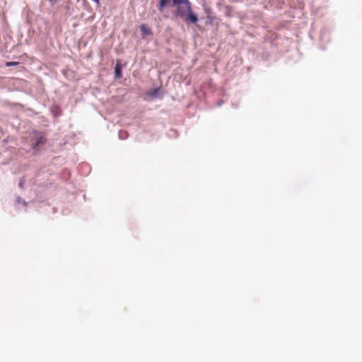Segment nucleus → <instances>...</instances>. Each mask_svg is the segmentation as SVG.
<instances>
[{"mask_svg":"<svg viewBox=\"0 0 362 362\" xmlns=\"http://www.w3.org/2000/svg\"><path fill=\"white\" fill-rule=\"evenodd\" d=\"M174 7L172 14L175 18H180L185 23L197 24L199 21L197 15L193 12L192 3L189 0H158L157 9L163 18H168L169 14L165 12V8Z\"/></svg>","mask_w":362,"mask_h":362,"instance_id":"nucleus-1","label":"nucleus"},{"mask_svg":"<svg viewBox=\"0 0 362 362\" xmlns=\"http://www.w3.org/2000/svg\"><path fill=\"white\" fill-rule=\"evenodd\" d=\"M46 139L42 134V133L38 132H34V142L33 143V148L37 150V146L40 144H42L45 142Z\"/></svg>","mask_w":362,"mask_h":362,"instance_id":"nucleus-2","label":"nucleus"},{"mask_svg":"<svg viewBox=\"0 0 362 362\" xmlns=\"http://www.w3.org/2000/svg\"><path fill=\"white\" fill-rule=\"evenodd\" d=\"M148 95L151 98H161L163 95L160 88H156L148 92Z\"/></svg>","mask_w":362,"mask_h":362,"instance_id":"nucleus-3","label":"nucleus"},{"mask_svg":"<svg viewBox=\"0 0 362 362\" xmlns=\"http://www.w3.org/2000/svg\"><path fill=\"white\" fill-rule=\"evenodd\" d=\"M122 65L119 61H117L115 67V76L117 78L122 77Z\"/></svg>","mask_w":362,"mask_h":362,"instance_id":"nucleus-4","label":"nucleus"},{"mask_svg":"<svg viewBox=\"0 0 362 362\" xmlns=\"http://www.w3.org/2000/svg\"><path fill=\"white\" fill-rule=\"evenodd\" d=\"M140 28H141V31L142 32V33L144 35H148L150 33L149 30L147 29V28L146 27L145 25H144V24L141 25Z\"/></svg>","mask_w":362,"mask_h":362,"instance_id":"nucleus-5","label":"nucleus"},{"mask_svg":"<svg viewBox=\"0 0 362 362\" xmlns=\"http://www.w3.org/2000/svg\"><path fill=\"white\" fill-rule=\"evenodd\" d=\"M18 64H19V62H6V66L9 67V66H16Z\"/></svg>","mask_w":362,"mask_h":362,"instance_id":"nucleus-6","label":"nucleus"},{"mask_svg":"<svg viewBox=\"0 0 362 362\" xmlns=\"http://www.w3.org/2000/svg\"><path fill=\"white\" fill-rule=\"evenodd\" d=\"M16 202L17 203H22L24 206H26L27 205V203L25 200L22 199L20 197H16Z\"/></svg>","mask_w":362,"mask_h":362,"instance_id":"nucleus-7","label":"nucleus"},{"mask_svg":"<svg viewBox=\"0 0 362 362\" xmlns=\"http://www.w3.org/2000/svg\"><path fill=\"white\" fill-rule=\"evenodd\" d=\"M25 179L23 177L21 178L19 183H18L19 187L23 188L25 185Z\"/></svg>","mask_w":362,"mask_h":362,"instance_id":"nucleus-8","label":"nucleus"},{"mask_svg":"<svg viewBox=\"0 0 362 362\" xmlns=\"http://www.w3.org/2000/svg\"><path fill=\"white\" fill-rule=\"evenodd\" d=\"M94 2H95L98 5L100 4V0H93Z\"/></svg>","mask_w":362,"mask_h":362,"instance_id":"nucleus-9","label":"nucleus"}]
</instances>
